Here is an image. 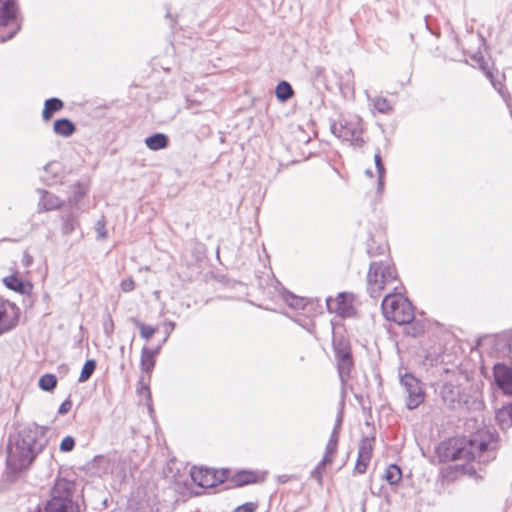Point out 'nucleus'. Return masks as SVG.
Listing matches in <instances>:
<instances>
[{
  "label": "nucleus",
  "mask_w": 512,
  "mask_h": 512,
  "mask_svg": "<svg viewBox=\"0 0 512 512\" xmlns=\"http://www.w3.org/2000/svg\"><path fill=\"white\" fill-rule=\"evenodd\" d=\"M497 441L488 430H478L469 438L458 440L452 452L453 460L489 463L496 457Z\"/></svg>",
  "instance_id": "1"
},
{
  "label": "nucleus",
  "mask_w": 512,
  "mask_h": 512,
  "mask_svg": "<svg viewBox=\"0 0 512 512\" xmlns=\"http://www.w3.org/2000/svg\"><path fill=\"white\" fill-rule=\"evenodd\" d=\"M42 448L43 444L36 439V431L24 429L19 432L16 442L9 446L7 465L14 471L26 469Z\"/></svg>",
  "instance_id": "2"
},
{
  "label": "nucleus",
  "mask_w": 512,
  "mask_h": 512,
  "mask_svg": "<svg viewBox=\"0 0 512 512\" xmlns=\"http://www.w3.org/2000/svg\"><path fill=\"white\" fill-rule=\"evenodd\" d=\"M76 484L65 478H58L50 490V499L30 512H80L74 500Z\"/></svg>",
  "instance_id": "3"
},
{
  "label": "nucleus",
  "mask_w": 512,
  "mask_h": 512,
  "mask_svg": "<svg viewBox=\"0 0 512 512\" xmlns=\"http://www.w3.org/2000/svg\"><path fill=\"white\" fill-rule=\"evenodd\" d=\"M397 281V272L389 260L373 261L367 274V292L377 299L382 291Z\"/></svg>",
  "instance_id": "4"
},
{
  "label": "nucleus",
  "mask_w": 512,
  "mask_h": 512,
  "mask_svg": "<svg viewBox=\"0 0 512 512\" xmlns=\"http://www.w3.org/2000/svg\"><path fill=\"white\" fill-rule=\"evenodd\" d=\"M381 306L384 317L399 325L409 324L414 319V309L411 302L400 293L386 295Z\"/></svg>",
  "instance_id": "5"
},
{
  "label": "nucleus",
  "mask_w": 512,
  "mask_h": 512,
  "mask_svg": "<svg viewBox=\"0 0 512 512\" xmlns=\"http://www.w3.org/2000/svg\"><path fill=\"white\" fill-rule=\"evenodd\" d=\"M19 29L20 24L16 21L15 0H6L0 7V42L12 39Z\"/></svg>",
  "instance_id": "6"
},
{
  "label": "nucleus",
  "mask_w": 512,
  "mask_h": 512,
  "mask_svg": "<svg viewBox=\"0 0 512 512\" xmlns=\"http://www.w3.org/2000/svg\"><path fill=\"white\" fill-rule=\"evenodd\" d=\"M330 129L336 137L343 141H349L355 146H361L363 144L361 137L362 126L358 118L352 120L343 119L339 122H334L331 124Z\"/></svg>",
  "instance_id": "7"
},
{
  "label": "nucleus",
  "mask_w": 512,
  "mask_h": 512,
  "mask_svg": "<svg viewBox=\"0 0 512 512\" xmlns=\"http://www.w3.org/2000/svg\"><path fill=\"white\" fill-rule=\"evenodd\" d=\"M400 384L407 394L406 407L413 410L425 400V392L420 381L410 373L400 376Z\"/></svg>",
  "instance_id": "8"
},
{
  "label": "nucleus",
  "mask_w": 512,
  "mask_h": 512,
  "mask_svg": "<svg viewBox=\"0 0 512 512\" xmlns=\"http://www.w3.org/2000/svg\"><path fill=\"white\" fill-rule=\"evenodd\" d=\"M18 323L16 306L0 297V336L11 331Z\"/></svg>",
  "instance_id": "9"
},
{
  "label": "nucleus",
  "mask_w": 512,
  "mask_h": 512,
  "mask_svg": "<svg viewBox=\"0 0 512 512\" xmlns=\"http://www.w3.org/2000/svg\"><path fill=\"white\" fill-rule=\"evenodd\" d=\"M352 296L347 293H339L336 298H327V309L331 313H336L342 317H349L353 314Z\"/></svg>",
  "instance_id": "10"
},
{
  "label": "nucleus",
  "mask_w": 512,
  "mask_h": 512,
  "mask_svg": "<svg viewBox=\"0 0 512 512\" xmlns=\"http://www.w3.org/2000/svg\"><path fill=\"white\" fill-rule=\"evenodd\" d=\"M493 376L496 385L505 395L512 396V368L503 363L493 367Z\"/></svg>",
  "instance_id": "11"
},
{
  "label": "nucleus",
  "mask_w": 512,
  "mask_h": 512,
  "mask_svg": "<svg viewBox=\"0 0 512 512\" xmlns=\"http://www.w3.org/2000/svg\"><path fill=\"white\" fill-rule=\"evenodd\" d=\"M373 438L364 437L359 445L358 458L356 461L355 469L358 473L363 474L366 472L367 466L372 456Z\"/></svg>",
  "instance_id": "12"
},
{
  "label": "nucleus",
  "mask_w": 512,
  "mask_h": 512,
  "mask_svg": "<svg viewBox=\"0 0 512 512\" xmlns=\"http://www.w3.org/2000/svg\"><path fill=\"white\" fill-rule=\"evenodd\" d=\"M192 480L201 487H212L215 485V473L209 469L194 468L191 471Z\"/></svg>",
  "instance_id": "13"
},
{
  "label": "nucleus",
  "mask_w": 512,
  "mask_h": 512,
  "mask_svg": "<svg viewBox=\"0 0 512 512\" xmlns=\"http://www.w3.org/2000/svg\"><path fill=\"white\" fill-rule=\"evenodd\" d=\"M41 198L39 202L40 211H51L62 206L60 198L46 190H39Z\"/></svg>",
  "instance_id": "14"
},
{
  "label": "nucleus",
  "mask_w": 512,
  "mask_h": 512,
  "mask_svg": "<svg viewBox=\"0 0 512 512\" xmlns=\"http://www.w3.org/2000/svg\"><path fill=\"white\" fill-rule=\"evenodd\" d=\"M333 350L335 353V357L343 358L347 356H351V347L348 339L341 334H335L333 337Z\"/></svg>",
  "instance_id": "15"
},
{
  "label": "nucleus",
  "mask_w": 512,
  "mask_h": 512,
  "mask_svg": "<svg viewBox=\"0 0 512 512\" xmlns=\"http://www.w3.org/2000/svg\"><path fill=\"white\" fill-rule=\"evenodd\" d=\"M155 355L156 351L143 347L141 352L140 366L141 370L145 373L150 374L155 366Z\"/></svg>",
  "instance_id": "16"
},
{
  "label": "nucleus",
  "mask_w": 512,
  "mask_h": 512,
  "mask_svg": "<svg viewBox=\"0 0 512 512\" xmlns=\"http://www.w3.org/2000/svg\"><path fill=\"white\" fill-rule=\"evenodd\" d=\"M336 361L340 380L342 383H345L346 380L350 377V373L353 368L352 355L343 358H337Z\"/></svg>",
  "instance_id": "17"
},
{
  "label": "nucleus",
  "mask_w": 512,
  "mask_h": 512,
  "mask_svg": "<svg viewBox=\"0 0 512 512\" xmlns=\"http://www.w3.org/2000/svg\"><path fill=\"white\" fill-rule=\"evenodd\" d=\"M145 144L150 150H161L168 146V137L163 133H155L145 139Z\"/></svg>",
  "instance_id": "18"
},
{
  "label": "nucleus",
  "mask_w": 512,
  "mask_h": 512,
  "mask_svg": "<svg viewBox=\"0 0 512 512\" xmlns=\"http://www.w3.org/2000/svg\"><path fill=\"white\" fill-rule=\"evenodd\" d=\"M53 131L57 135L69 137L74 133L75 125L69 119H58L54 122Z\"/></svg>",
  "instance_id": "19"
},
{
  "label": "nucleus",
  "mask_w": 512,
  "mask_h": 512,
  "mask_svg": "<svg viewBox=\"0 0 512 512\" xmlns=\"http://www.w3.org/2000/svg\"><path fill=\"white\" fill-rule=\"evenodd\" d=\"M496 420L502 429H507L512 426V403L503 406L496 412Z\"/></svg>",
  "instance_id": "20"
},
{
  "label": "nucleus",
  "mask_w": 512,
  "mask_h": 512,
  "mask_svg": "<svg viewBox=\"0 0 512 512\" xmlns=\"http://www.w3.org/2000/svg\"><path fill=\"white\" fill-rule=\"evenodd\" d=\"M63 108V102L59 98H50L45 101L42 117L45 121L51 119L53 114Z\"/></svg>",
  "instance_id": "21"
},
{
  "label": "nucleus",
  "mask_w": 512,
  "mask_h": 512,
  "mask_svg": "<svg viewBox=\"0 0 512 512\" xmlns=\"http://www.w3.org/2000/svg\"><path fill=\"white\" fill-rule=\"evenodd\" d=\"M293 94L292 86L286 81H282L276 86L275 95L280 101H287Z\"/></svg>",
  "instance_id": "22"
},
{
  "label": "nucleus",
  "mask_w": 512,
  "mask_h": 512,
  "mask_svg": "<svg viewBox=\"0 0 512 512\" xmlns=\"http://www.w3.org/2000/svg\"><path fill=\"white\" fill-rule=\"evenodd\" d=\"M401 477L402 472L397 465L391 464L386 468L385 479L387 480L388 483L392 485L397 484L401 480Z\"/></svg>",
  "instance_id": "23"
},
{
  "label": "nucleus",
  "mask_w": 512,
  "mask_h": 512,
  "mask_svg": "<svg viewBox=\"0 0 512 512\" xmlns=\"http://www.w3.org/2000/svg\"><path fill=\"white\" fill-rule=\"evenodd\" d=\"M96 369V361L94 359H89L84 363V366L81 370L80 376L78 378L79 383H84L89 380Z\"/></svg>",
  "instance_id": "24"
},
{
  "label": "nucleus",
  "mask_w": 512,
  "mask_h": 512,
  "mask_svg": "<svg viewBox=\"0 0 512 512\" xmlns=\"http://www.w3.org/2000/svg\"><path fill=\"white\" fill-rule=\"evenodd\" d=\"M38 385L43 391H52L57 385V378L53 374H44L40 377Z\"/></svg>",
  "instance_id": "25"
},
{
  "label": "nucleus",
  "mask_w": 512,
  "mask_h": 512,
  "mask_svg": "<svg viewBox=\"0 0 512 512\" xmlns=\"http://www.w3.org/2000/svg\"><path fill=\"white\" fill-rule=\"evenodd\" d=\"M77 220L72 214L62 215V233L65 235L73 232L77 226Z\"/></svg>",
  "instance_id": "26"
},
{
  "label": "nucleus",
  "mask_w": 512,
  "mask_h": 512,
  "mask_svg": "<svg viewBox=\"0 0 512 512\" xmlns=\"http://www.w3.org/2000/svg\"><path fill=\"white\" fill-rule=\"evenodd\" d=\"M130 321L139 328L141 337L146 340L150 339L157 330L150 325L140 322L136 318H131Z\"/></svg>",
  "instance_id": "27"
},
{
  "label": "nucleus",
  "mask_w": 512,
  "mask_h": 512,
  "mask_svg": "<svg viewBox=\"0 0 512 512\" xmlns=\"http://www.w3.org/2000/svg\"><path fill=\"white\" fill-rule=\"evenodd\" d=\"M256 481V476L253 472L249 471H242L237 473L234 476V482L237 484V486H243L247 484L254 483Z\"/></svg>",
  "instance_id": "28"
},
{
  "label": "nucleus",
  "mask_w": 512,
  "mask_h": 512,
  "mask_svg": "<svg viewBox=\"0 0 512 512\" xmlns=\"http://www.w3.org/2000/svg\"><path fill=\"white\" fill-rule=\"evenodd\" d=\"M373 106L380 113H388L391 111V105L389 101L384 97H376L373 100Z\"/></svg>",
  "instance_id": "29"
},
{
  "label": "nucleus",
  "mask_w": 512,
  "mask_h": 512,
  "mask_svg": "<svg viewBox=\"0 0 512 512\" xmlns=\"http://www.w3.org/2000/svg\"><path fill=\"white\" fill-rule=\"evenodd\" d=\"M3 282L6 287L17 292H21L24 288L23 283L15 276L5 277Z\"/></svg>",
  "instance_id": "30"
},
{
  "label": "nucleus",
  "mask_w": 512,
  "mask_h": 512,
  "mask_svg": "<svg viewBox=\"0 0 512 512\" xmlns=\"http://www.w3.org/2000/svg\"><path fill=\"white\" fill-rule=\"evenodd\" d=\"M374 162H375V166H376L377 173H378L379 187H382L383 186V177L385 174V167L382 162L381 155H380L379 151L374 155Z\"/></svg>",
  "instance_id": "31"
},
{
  "label": "nucleus",
  "mask_w": 512,
  "mask_h": 512,
  "mask_svg": "<svg viewBox=\"0 0 512 512\" xmlns=\"http://www.w3.org/2000/svg\"><path fill=\"white\" fill-rule=\"evenodd\" d=\"M337 446L338 444L335 443L334 440H329L327 445H326V451H325V454H324V462H330L332 463L333 462V457H334V454L336 453L337 451Z\"/></svg>",
  "instance_id": "32"
},
{
  "label": "nucleus",
  "mask_w": 512,
  "mask_h": 512,
  "mask_svg": "<svg viewBox=\"0 0 512 512\" xmlns=\"http://www.w3.org/2000/svg\"><path fill=\"white\" fill-rule=\"evenodd\" d=\"M331 464L330 462H324L322 459L317 466L312 470L311 477L318 481L319 484L322 483L323 470L325 465Z\"/></svg>",
  "instance_id": "33"
},
{
  "label": "nucleus",
  "mask_w": 512,
  "mask_h": 512,
  "mask_svg": "<svg viewBox=\"0 0 512 512\" xmlns=\"http://www.w3.org/2000/svg\"><path fill=\"white\" fill-rule=\"evenodd\" d=\"M75 446V439L71 436H66L60 443V450L63 452H70Z\"/></svg>",
  "instance_id": "34"
},
{
  "label": "nucleus",
  "mask_w": 512,
  "mask_h": 512,
  "mask_svg": "<svg viewBox=\"0 0 512 512\" xmlns=\"http://www.w3.org/2000/svg\"><path fill=\"white\" fill-rule=\"evenodd\" d=\"M120 288L125 293L131 292L135 289V282L131 277L124 279L120 283Z\"/></svg>",
  "instance_id": "35"
},
{
  "label": "nucleus",
  "mask_w": 512,
  "mask_h": 512,
  "mask_svg": "<svg viewBox=\"0 0 512 512\" xmlns=\"http://www.w3.org/2000/svg\"><path fill=\"white\" fill-rule=\"evenodd\" d=\"M257 509V504L253 502H247L234 509V512H254Z\"/></svg>",
  "instance_id": "36"
},
{
  "label": "nucleus",
  "mask_w": 512,
  "mask_h": 512,
  "mask_svg": "<svg viewBox=\"0 0 512 512\" xmlns=\"http://www.w3.org/2000/svg\"><path fill=\"white\" fill-rule=\"evenodd\" d=\"M96 232H97L99 238L105 239L107 237V230L105 228L104 219H100L99 221H97Z\"/></svg>",
  "instance_id": "37"
},
{
  "label": "nucleus",
  "mask_w": 512,
  "mask_h": 512,
  "mask_svg": "<svg viewBox=\"0 0 512 512\" xmlns=\"http://www.w3.org/2000/svg\"><path fill=\"white\" fill-rule=\"evenodd\" d=\"M93 465L101 466L106 470L109 467L110 462L105 456L98 455L93 459Z\"/></svg>",
  "instance_id": "38"
},
{
  "label": "nucleus",
  "mask_w": 512,
  "mask_h": 512,
  "mask_svg": "<svg viewBox=\"0 0 512 512\" xmlns=\"http://www.w3.org/2000/svg\"><path fill=\"white\" fill-rule=\"evenodd\" d=\"M72 408V402L70 399H66L59 407L58 413L63 415L68 413Z\"/></svg>",
  "instance_id": "39"
},
{
  "label": "nucleus",
  "mask_w": 512,
  "mask_h": 512,
  "mask_svg": "<svg viewBox=\"0 0 512 512\" xmlns=\"http://www.w3.org/2000/svg\"><path fill=\"white\" fill-rule=\"evenodd\" d=\"M342 421H343L342 411H339L333 429H337L338 431H340L341 426H342Z\"/></svg>",
  "instance_id": "40"
},
{
  "label": "nucleus",
  "mask_w": 512,
  "mask_h": 512,
  "mask_svg": "<svg viewBox=\"0 0 512 512\" xmlns=\"http://www.w3.org/2000/svg\"><path fill=\"white\" fill-rule=\"evenodd\" d=\"M339 432L337 429H333L332 433H331V436H330V439L329 440H334L335 443L338 444V439H339Z\"/></svg>",
  "instance_id": "41"
},
{
  "label": "nucleus",
  "mask_w": 512,
  "mask_h": 512,
  "mask_svg": "<svg viewBox=\"0 0 512 512\" xmlns=\"http://www.w3.org/2000/svg\"><path fill=\"white\" fill-rule=\"evenodd\" d=\"M26 257H27V259H26V265H29V264L31 263L32 259H31V257H30V256H28V255H27Z\"/></svg>",
  "instance_id": "42"
},
{
  "label": "nucleus",
  "mask_w": 512,
  "mask_h": 512,
  "mask_svg": "<svg viewBox=\"0 0 512 512\" xmlns=\"http://www.w3.org/2000/svg\"><path fill=\"white\" fill-rule=\"evenodd\" d=\"M366 174L369 175L370 177L372 176V172L371 170H366Z\"/></svg>",
  "instance_id": "43"
},
{
  "label": "nucleus",
  "mask_w": 512,
  "mask_h": 512,
  "mask_svg": "<svg viewBox=\"0 0 512 512\" xmlns=\"http://www.w3.org/2000/svg\"><path fill=\"white\" fill-rule=\"evenodd\" d=\"M142 390H145V391L149 392V388L147 386H143Z\"/></svg>",
  "instance_id": "44"
},
{
  "label": "nucleus",
  "mask_w": 512,
  "mask_h": 512,
  "mask_svg": "<svg viewBox=\"0 0 512 512\" xmlns=\"http://www.w3.org/2000/svg\"><path fill=\"white\" fill-rule=\"evenodd\" d=\"M169 327H171V329H173L174 328V323H170Z\"/></svg>",
  "instance_id": "45"
},
{
  "label": "nucleus",
  "mask_w": 512,
  "mask_h": 512,
  "mask_svg": "<svg viewBox=\"0 0 512 512\" xmlns=\"http://www.w3.org/2000/svg\"><path fill=\"white\" fill-rule=\"evenodd\" d=\"M169 327H171V329H173L174 328V323H170Z\"/></svg>",
  "instance_id": "46"
},
{
  "label": "nucleus",
  "mask_w": 512,
  "mask_h": 512,
  "mask_svg": "<svg viewBox=\"0 0 512 512\" xmlns=\"http://www.w3.org/2000/svg\"><path fill=\"white\" fill-rule=\"evenodd\" d=\"M50 166H51V164H47V165L45 166V170H47V169H48V167H50Z\"/></svg>",
  "instance_id": "47"
},
{
  "label": "nucleus",
  "mask_w": 512,
  "mask_h": 512,
  "mask_svg": "<svg viewBox=\"0 0 512 512\" xmlns=\"http://www.w3.org/2000/svg\"><path fill=\"white\" fill-rule=\"evenodd\" d=\"M291 306L297 307V306H298V303H296V304L291 303Z\"/></svg>",
  "instance_id": "48"
},
{
  "label": "nucleus",
  "mask_w": 512,
  "mask_h": 512,
  "mask_svg": "<svg viewBox=\"0 0 512 512\" xmlns=\"http://www.w3.org/2000/svg\"><path fill=\"white\" fill-rule=\"evenodd\" d=\"M154 351H156V354H157V353H158V351H159V347H158V348H155V350H154Z\"/></svg>",
  "instance_id": "49"
}]
</instances>
